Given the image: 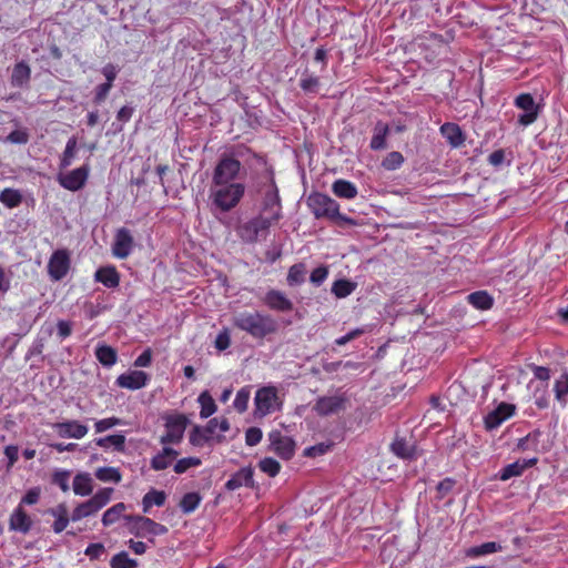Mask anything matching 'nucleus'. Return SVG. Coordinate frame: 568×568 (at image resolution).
Masks as SVG:
<instances>
[{
	"label": "nucleus",
	"instance_id": "nucleus-1",
	"mask_svg": "<svg viewBox=\"0 0 568 568\" xmlns=\"http://www.w3.org/2000/svg\"><path fill=\"white\" fill-rule=\"evenodd\" d=\"M232 324L255 339H264L266 336L275 334L278 328L277 322L273 316L258 311L240 312L233 316Z\"/></svg>",
	"mask_w": 568,
	"mask_h": 568
},
{
	"label": "nucleus",
	"instance_id": "nucleus-2",
	"mask_svg": "<svg viewBox=\"0 0 568 568\" xmlns=\"http://www.w3.org/2000/svg\"><path fill=\"white\" fill-rule=\"evenodd\" d=\"M246 186L242 182L227 184H212L210 199L212 204L221 212H230L236 207L244 197Z\"/></svg>",
	"mask_w": 568,
	"mask_h": 568
},
{
	"label": "nucleus",
	"instance_id": "nucleus-3",
	"mask_svg": "<svg viewBox=\"0 0 568 568\" xmlns=\"http://www.w3.org/2000/svg\"><path fill=\"white\" fill-rule=\"evenodd\" d=\"M308 207L316 219L355 225V221L339 212V204L324 193H312L307 199Z\"/></svg>",
	"mask_w": 568,
	"mask_h": 568
},
{
	"label": "nucleus",
	"instance_id": "nucleus-4",
	"mask_svg": "<svg viewBox=\"0 0 568 568\" xmlns=\"http://www.w3.org/2000/svg\"><path fill=\"white\" fill-rule=\"evenodd\" d=\"M164 422V434L161 436V443L179 444L183 439L186 427L190 424V419L182 413H165L162 415Z\"/></svg>",
	"mask_w": 568,
	"mask_h": 568
},
{
	"label": "nucleus",
	"instance_id": "nucleus-5",
	"mask_svg": "<svg viewBox=\"0 0 568 568\" xmlns=\"http://www.w3.org/2000/svg\"><path fill=\"white\" fill-rule=\"evenodd\" d=\"M242 169L241 162L231 154H223L214 170L212 175V184H227L236 182Z\"/></svg>",
	"mask_w": 568,
	"mask_h": 568
},
{
	"label": "nucleus",
	"instance_id": "nucleus-6",
	"mask_svg": "<svg viewBox=\"0 0 568 568\" xmlns=\"http://www.w3.org/2000/svg\"><path fill=\"white\" fill-rule=\"evenodd\" d=\"M113 489L109 487L97 491L89 500L81 503L73 509L71 520L78 521L97 514L110 501Z\"/></svg>",
	"mask_w": 568,
	"mask_h": 568
},
{
	"label": "nucleus",
	"instance_id": "nucleus-7",
	"mask_svg": "<svg viewBox=\"0 0 568 568\" xmlns=\"http://www.w3.org/2000/svg\"><path fill=\"white\" fill-rule=\"evenodd\" d=\"M275 224L271 219L260 214L243 223L237 229V234L245 243H256L260 236H266L268 229Z\"/></svg>",
	"mask_w": 568,
	"mask_h": 568
},
{
	"label": "nucleus",
	"instance_id": "nucleus-8",
	"mask_svg": "<svg viewBox=\"0 0 568 568\" xmlns=\"http://www.w3.org/2000/svg\"><path fill=\"white\" fill-rule=\"evenodd\" d=\"M255 415L264 417L280 409L277 390L274 386H264L257 389L254 397Z\"/></svg>",
	"mask_w": 568,
	"mask_h": 568
},
{
	"label": "nucleus",
	"instance_id": "nucleus-9",
	"mask_svg": "<svg viewBox=\"0 0 568 568\" xmlns=\"http://www.w3.org/2000/svg\"><path fill=\"white\" fill-rule=\"evenodd\" d=\"M128 520L132 524L131 531L138 537L162 536L169 529L166 526L144 516H130Z\"/></svg>",
	"mask_w": 568,
	"mask_h": 568
},
{
	"label": "nucleus",
	"instance_id": "nucleus-10",
	"mask_svg": "<svg viewBox=\"0 0 568 568\" xmlns=\"http://www.w3.org/2000/svg\"><path fill=\"white\" fill-rule=\"evenodd\" d=\"M262 214L277 223L282 219V204L278 189L273 178L270 180V187L265 192L262 202Z\"/></svg>",
	"mask_w": 568,
	"mask_h": 568
},
{
	"label": "nucleus",
	"instance_id": "nucleus-11",
	"mask_svg": "<svg viewBox=\"0 0 568 568\" xmlns=\"http://www.w3.org/2000/svg\"><path fill=\"white\" fill-rule=\"evenodd\" d=\"M70 270V255L67 250H57L48 263V273L53 281L62 280Z\"/></svg>",
	"mask_w": 568,
	"mask_h": 568
},
{
	"label": "nucleus",
	"instance_id": "nucleus-12",
	"mask_svg": "<svg viewBox=\"0 0 568 568\" xmlns=\"http://www.w3.org/2000/svg\"><path fill=\"white\" fill-rule=\"evenodd\" d=\"M516 406L510 403L501 402L498 406L484 417L485 428L493 430L499 427L505 420L515 415Z\"/></svg>",
	"mask_w": 568,
	"mask_h": 568
},
{
	"label": "nucleus",
	"instance_id": "nucleus-13",
	"mask_svg": "<svg viewBox=\"0 0 568 568\" xmlns=\"http://www.w3.org/2000/svg\"><path fill=\"white\" fill-rule=\"evenodd\" d=\"M515 105L525 112L518 116V123L524 126L532 124L538 118V106L530 93H521L515 99Z\"/></svg>",
	"mask_w": 568,
	"mask_h": 568
},
{
	"label": "nucleus",
	"instance_id": "nucleus-14",
	"mask_svg": "<svg viewBox=\"0 0 568 568\" xmlns=\"http://www.w3.org/2000/svg\"><path fill=\"white\" fill-rule=\"evenodd\" d=\"M216 424V418H212L206 427L194 426L190 433V443L193 446L203 447L205 445H212L213 443H221L224 440L222 435L214 436L212 433V426Z\"/></svg>",
	"mask_w": 568,
	"mask_h": 568
},
{
	"label": "nucleus",
	"instance_id": "nucleus-15",
	"mask_svg": "<svg viewBox=\"0 0 568 568\" xmlns=\"http://www.w3.org/2000/svg\"><path fill=\"white\" fill-rule=\"evenodd\" d=\"M90 168L84 164L59 178V183L65 190L75 192L81 190L89 178Z\"/></svg>",
	"mask_w": 568,
	"mask_h": 568
},
{
	"label": "nucleus",
	"instance_id": "nucleus-16",
	"mask_svg": "<svg viewBox=\"0 0 568 568\" xmlns=\"http://www.w3.org/2000/svg\"><path fill=\"white\" fill-rule=\"evenodd\" d=\"M347 397L345 395L322 396L316 399L314 410L320 416H328L345 409Z\"/></svg>",
	"mask_w": 568,
	"mask_h": 568
},
{
	"label": "nucleus",
	"instance_id": "nucleus-17",
	"mask_svg": "<svg viewBox=\"0 0 568 568\" xmlns=\"http://www.w3.org/2000/svg\"><path fill=\"white\" fill-rule=\"evenodd\" d=\"M270 442L272 449L282 459L288 460L294 456L295 443L294 440L281 432L270 433Z\"/></svg>",
	"mask_w": 568,
	"mask_h": 568
},
{
	"label": "nucleus",
	"instance_id": "nucleus-18",
	"mask_svg": "<svg viewBox=\"0 0 568 568\" xmlns=\"http://www.w3.org/2000/svg\"><path fill=\"white\" fill-rule=\"evenodd\" d=\"M133 246L134 240L131 232L125 227L119 229L112 244V254L118 258H126L131 254Z\"/></svg>",
	"mask_w": 568,
	"mask_h": 568
},
{
	"label": "nucleus",
	"instance_id": "nucleus-19",
	"mask_svg": "<svg viewBox=\"0 0 568 568\" xmlns=\"http://www.w3.org/2000/svg\"><path fill=\"white\" fill-rule=\"evenodd\" d=\"M33 526L32 518L27 514L23 506L19 504L9 518V530L27 535Z\"/></svg>",
	"mask_w": 568,
	"mask_h": 568
},
{
	"label": "nucleus",
	"instance_id": "nucleus-20",
	"mask_svg": "<svg viewBox=\"0 0 568 568\" xmlns=\"http://www.w3.org/2000/svg\"><path fill=\"white\" fill-rule=\"evenodd\" d=\"M149 379L150 377L145 372L132 371L121 374L116 378L115 383L119 387L136 390L143 388L148 384Z\"/></svg>",
	"mask_w": 568,
	"mask_h": 568
},
{
	"label": "nucleus",
	"instance_id": "nucleus-21",
	"mask_svg": "<svg viewBox=\"0 0 568 568\" xmlns=\"http://www.w3.org/2000/svg\"><path fill=\"white\" fill-rule=\"evenodd\" d=\"M263 302L270 310L277 312H291L294 307L292 301L278 290L267 291Z\"/></svg>",
	"mask_w": 568,
	"mask_h": 568
},
{
	"label": "nucleus",
	"instance_id": "nucleus-22",
	"mask_svg": "<svg viewBox=\"0 0 568 568\" xmlns=\"http://www.w3.org/2000/svg\"><path fill=\"white\" fill-rule=\"evenodd\" d=\"M390 448L394 455L400 459L416 458V446L412 436L406 437L396 435L394 442L390 445Z\"/></svg>",
	"mask_w": 568,
	"mask_h": 568
},
{
	"label": "nucleus",
	"instance_id": "nucleus-23",
	"mask_svg": "<svg viewBox=\"0 0 568 568\" xmlns=\"http://www.w3.org/2000/svg\"><path fill=\"white\" fill-rule=\"evenodd\" d=\"M61 437L81 439L88 434V427L78 420H67L54 425Z\"/></svg>",
	"mask_w": 568,
	"mask_h": 568
},
{
	"label": "nucleus",
	"instance_id": "nucleus-24",
	"mask_svg": "<svg viewBox=\"0 0 568 568\" xmlns=\"http://www.w3.org/2000/svg\"><path fill=\"white\" fill-rule=\"evenodd\" d=\"M242 486L254 487L253 470L251 468V464H248L247 467L239 470L225 483V488L231 491Z\"/></svg>",
	"mask_w": 568,
	"mask_h": 568
},
{
	"label": "nucleus",
	"instance_id": "nucleus-25",
	"mask_svg": "<svg viewBox=\"0 0 568 568\" xmlns=\"http://www.w3.org/2000/svg\"><path fill=\"white\" fill-rule=\"evenodd\" d=\"M94 280L108 288H115L120 284V273L115 266H102L94 273Z\"/></svg>",
	"mask_w": 568,
	"mask_h": 568
},
{
	"label": "nucleus",
	"instance_id": "nucleus-26",
	"mask_svg": "<svg viewBox=\"0 0 568 568\" xmlns=\"http://www.w3.org/2000/svg\"><path fill=\"white\" fill-rule=\"evenodd\" d=\"M439 131L453 148L460 146L465 141L464 133L456 123L446 122L440 126Z\"/></svg>",
	"mask_w": 568,
	"mask_h": 568
},
{
	"label": "nucleus",
	"instance_id": "nucleus-27",
	"mask_svg": "<svg viewBox=\"0 0 568 568\" xmlns=\"http://www.w3.org/2000/svg\"><path fill=\"white\" fill-rule=\"evenodd\" d=\"M389 133V126L383 121H378L373 130V136L369 143V148L374 151L384 150L387 146L386 138Z\"/></svg>",
	"mask_w": 568,
	"mask_h": 568
},
{
	"label": "nucleus",
	"instance_id": "nucleus-28",
	"mask_svg": "<svg viewBox=\"0 0 568 568\" xmlns=\"http://www.w3.org/2000/svg\"><path fill=\"white\" fill-rule=\"evenodd\" d=\"M333 193L341 199L353 200L357 196L356 185L347 180L338 179L332 185Z\"/></svg>",
	"mask_w": 568,
	"mask_h": 568
},
{
	"label": "nucleus",
	"instance_id": "nucleus-29",
	"mask_svg": "<svg viewBox=\"0 0 568 568\" xmlns=\"http://www.w3.org/2000/svg\"><path fill=\"white\" fill-rule=\"evenodd\" d=\"M298 85L305 94H316L321 87V79L305 69L301 74Z\"/></svg>",
	"mask_w": 568,
	"mask_h": 568
},
{
	"label": "nucleus",
	"instance_id": "nucleus-30",
	"mask_svg": "<svg viewBox=\"0 0 568 568\" xmlns=\"http://www.w3.org/2000/svg\"><path fill=\"white\" fill-rule=\"evenodd\" d=\"M31 69L24 61L18 62L12 70L11 84L16 88H22L30 81Z\"/></svg>",
	"mask_w": 568,
	"mask_h": 568
},
{
	"label": "nucleus",
	"instance_id": "nucleus-31",
	"mask_svg": "<svg viewBox=\"0 0 568 568\" xmlns=\"http://www.w3.org/2000/svg\"><path fill=\"white\" fill-rule=\"evenodd\" d=\"M467 301L475 308L487 311L493 307L494 300L486 291H476L467 296Z\"/></svg>",
	"mask_w": 568,
	"mask_h": 568
},
{
	"label": "nucleus",
	"instance_id": "nucleus-32",
	"mask_svg": "<svg viewBox=\"0 0 568 568\" xmlns=\"http://www.w3.org/2000/svg\"><path fill=\"white\" fill-rule=\"evenodd\" d=\"M49 513L55 517V520L52 525V530L55 534L62 532L67 528L69 520L71 519V517L69 518V513L65 505L61 504L57 508L50 509Z\"/></svg>",
	"mask_w": 568,
	"mask_h": 568
},
{
	"label": "nucleus",
	"instance_id": "nucleus-33",
	"mask_svg": "<svg viewBox=\"0 0 568 568\" xmlns=\"http://www.w3.org/2000/svg\"><path fill=\"white\" fill-rule=\"evenodd\" d=\"M95 357L103 366L111 367L118 361V353L113 347L102 344L97 346Z\"/></svg>",
	"mask_w": 568,
	"mask_h": 568
},
{
	"label": "nucleus",
	"instance_id": "nucleus-34",
	"mask_svg": "<svg viewBox=\"0 0 568 568\" xmlns=\"http://www.w3.org/2000/svg\"><path fill=\"white\" fill-rule=\"evenodd\" d=\"M201 501L202 496L196 491H191L182 496L179 507L184 515H190L196 510Z\"/></svg>",
	"mask_w": 568,
	"mask_h": 568
},
{
	"label": "nucleus",
	"instance_id": "nucleus-35",
	"mask_svg": "<svg viewBox=\"0 0 568 568\" xmlns=\"http://www.w3.org/2000/svg\"><path fill=\"white\" fill-rule=\"evenodd\" d=\"M166 495L163 490L151 489L142 499L143 511L148 513L152 506L161 507L165 504Z\"/></svg>",
	"mask_w": 568,
	"mask_h": 568
},
{
	"label": "nucleus",
	"instance_id": "nucleus-36",
	"mask_svg": "<svg viewBox=\"0 0 568 568\" xmlns=\"http://www.w3.org/2000/svg\"><path fill=\"white\" fill-rule=\"evenodd\" d=\"M0 202L8 209H14L22 202V194L19 190L6 187L0 192Z\"/></svg>",
	"mask_w": 568,
	"mask_h": 568
},
{
	"label": "nucleus",
	"instance_id": "nucleus-37",
	"mask_svg": "<svg viewBox=\"0 0 568 568\" xmlns=\"http://www.w3.org/2000/svg\"><path fill=\"white\" fill-rule=\"evenodd\" d=\"M306 266L304 263H296L292 265L287 273V284L290 286H298L305 282Z\"/></svg>",
	"mask_w": 568,
	"mask_h": 568
},
{
	"label": "nucleus",
	"instance_id": "nucleus-38",
	"mask_svg": "<svg viewBox=\"0 0 568 568\" xmlns=\"http://www.w3.org/2000/svg\"><path fill=\"white\" fill-rule=\"evenodd\" d=\"M73 491L79 496H88L92 493V479L88 474H78L73 479Z\"/></svg>",
	"mask_w": 568,
	"mask_h": 568
},
{
	"label": "nucleus",
	"instance_id": "nucleus-39",
	"mask_svg": "<svg viewBox=\"0 0 568 568\" xmlns=\"http://www.w3.org/2000/svg\"><path fill=\"white\" fill-rule=\"evenodd\" d=\"M554 392L556 399L565 406L567 404L568 396V373L565 372L558 379L555 381Z\"/></svg>",
	"mask_w": 568,
	"mask_h": 568
},
{
	"label": "nucleus",
	"instance_id": "nucleus-40",
	"mask_svg": "<svg viewBox=\"0 0 568 568\" xmlns=\"http://www.w3.org/2000/svg\"><path fill=\"white\" fill-rule=\"evenodd\" d=\"M97 445L103 448L114 447L118 452L125 448V437L122 434L108 435L97 440Z\"/></svg>",
	"mask_w": 568,
	"mask_h": 568
},
{
	"label": "nucleus",
	"instance_id": "nucleus-41",
	"mask_svg": "<svg viewBox=\"0 0 568 568\" xmlns=\"http://www.w3.org/2000/svg\"><path fill=\"white\" fill-rule=\"evenodd\" d=\"M197 400L201 405L200 416L202 418H207L216 412V404L209 392L201 393Z\"/></svg>",
	"mask_w": 568,
	"mask_h": 568
},
{
	"label": "nucleus",
	"instance_id": "nucleus-42",
	"mask_svg": "<svg viewBox=\"0 0 568 568\" xmlns=\"http://www.w3.org/2000/svg\"><path fill=\"white\" fill-rule=\"evenodd\" d=\"M126 507L123 503H118L110 507L102 516V524L103 526L108 527L112 524L116 523L123 513L125 511Z\"/></svg>",
	"mask_w": 568,
	"mask_h": 568
},
{
	"label": "nucleus",
	"instance_id": "nucleus-43",
	"mask_svg": "<svg viewBox=\"0 0 568 568\" xmlns=\"http://www.w3.org/2000/svg\"><path fill=\"white\" fill-rule=\"evenodd\" d=\"M355 288V283L348 280H337L333 283L332 293L338 298H344L351 295Z\"/></svg>",
	"mask_w": 568,
	"mask_h": 568
},
{
	"label": "nucleus",
	"instance_id": "nucleus-44",
	"mask_svg": "<svg viewBox=\"0 0 568 568\" xmlns=\"http://www.w3.org/2000/svg\"><path fill=\"white\" fill-rule=\"evenodd\" d=\"M540 436L541 433L539 430L529 433L526 437L519 439L517 448L523 453L536 452Z\"/></svg>",
	"mask_w": 568,
	"mask_h": 568
},
{
	"label": "nucleus",
	"instance_id": "nucleus-45",
	"mask_svg": "<svg viewBox=\"0 0 568 568\" xmlns=\"http://www.w3.org/2000/svg\"><path fill=\"white\" fill-rule=\"evenodd\" d=\"M111 568H136L138 561L129 557L126 551L115 554L110 560Z\"/></svg>",
	"mask_w": 568,
	"mask_h": 568
},
{
	"label": "nucleus",
	"instance_id": "nucleus-46",
	"mask_svg": "<svg viewBox=\"0 0 568 568\" xmlns=\"http://www.w3.org/2000/svg\"><path fill=\"white\" fill-rule=\"evenodd\" d=\"M532 465L534 464H507L498 477L500 480H508L511 477L520 476L527 467Z\"/></svg>",
	"mask_w": 568,
	"mask_h": 568
},
{
	"label": "nucleus",
	"instance_id": "nucleus-47",
	"mask_svg": "<svg viewBox=\"0 0 568 568\" xmlns=\"http://www.w3.org/2000/svg\"><path fill=\"white\" fill-rule=\"evenodd\" d=\"M404 163V156L400 152H389L382 161V166L385 170L394 171L397 170Z\"/></svg>",
	"mask_w": 568,
	"mask_h": 568
},
{
	"label": "nucleus",
	"instance_id": "nucleus-48",
	"mask_svg": "<svg viewBox=\"0 0 568 568\" xmlns=\"http://www.w3.org/2000/svg\"><path fill=\"white\" fill-rule=\"evenodd\" d=\"M95 476L101 481H113L119 483L121 480V474L116 468L102 467L95 471Z\"/></svg>",
	"mask_w": 568,
	"mask_h": 568
},
{
	"label": "nucleus",
	"instance_id": "nucleus-49",
	"mask_svg": "<svg viewBox=\"0 0 568 568\" xmlns=\"http://www.w3.org/2000/svg\"><path fill=\"white\" fill-rule=\"evenodd\" d=\"M125 425V422L119 417L112 416L108 418L100 419L95 422L94 428L95 433H103L106 432L115 426H122Z\"/></svg>",
	"mask_w": 568,
	"mask_h": 568
},
{
	"label": "nucleus",
	"instance_id": "nucleus-50",
	"mask_svg": "<svg viewBox=\"0 0 568 568\" xmlns=\"http://www.w3.org/2000/svg\"><path fill=\"white\" fill-rule=\"evenodd\" d=\"M250 389L246 387L241 388L234 398L233 406L239 413H244L247 409L250 400Z\"/></svg>",
	"mask_w": 568,
	"mask_h": 568
},
{
	"label": "nucleus",
	"instance_id": "nucleus-51",
	"mask_svg": "<svg viewBox=\"0 0 568 568\" xmlns=\"http://www.w3.org/2000/svg\"><path fill=\"white\" fill-rule=\"evenodd\" d=\"M75 148H77V139L70 138L67 142L65 149H64L62 158H61V163H60L61 168H68L71 165L72 160L74 158Z\"/></svg>",
	"mask_w": 568,
	"mask_h": 568
},
{
	"label": "nucleus",
	"instance_id": "nucleus-52",
	"mask_svg": "<svg viewBox=\"0 0 568 568\" xmlns=\"http://www.w3.org/2000/svg\"><path fill=\"white\" fill-rule=\"evenodd\" d=\"M500 549H501V546L498 545L497 542L488 541V542H484L479 546L471 548L469 554H471L474 556H483V555L496 552Z\"/></svg>",
	"mask_w": 568,
	"mask_h": 568
},
{
	"label": "nucleus",
	"instance_id": "nucleus-53",
	"mask_svg": "<svg viewBox=\"0 0 568 568\" xmlns=\"http://www.w3.org/2000/svg\"><path fill=\"white\" fill-rule=\"evenodd\" d=\"M333 447V444H325L320 443L317 445H314L312 447H307L304 450V455L310 458H316L322 455H324L326 452H328Z\"/></svg>",
	"mask_w": 568,
	"mask_h": 568
},
{
	"label": "nucleus",
	"instance_id": "nucleus-54",
	"mask_svg": "<svg viewBox=\"0 0 568 568\" xmlns=\"http://www.w3.org/2000/svg\"><path fill=\"white\" fill-rule=\"evenodd\" d=\"M113 85H111V83H101L99 84L95 89H94V98H93V102L95 104H101L102 102L105 101V99L108 98L111 89H112Z\"/></svg>",
	"mask_w": 568,
	"mask_h": 568
},
{
	"label": "nucleus",
	"instance_id": "nucleus-55",
	"mask_svg": "<svg viewBox=\"0 0 568 568\" xmlns=\"http://www.w3.org/2000/svg\"><path fill=\"white\" fill-rule=\"evenodd\" d=\"M214 345L219 351H225L231 345L230 332L227 328H223L216 336Z\"/></svg>",
	"mask_w": 568,
	"mask_h": 568
},
{
	"label": "nucleus",
	"instance_id": "nucleus-56",
	"mask_svg": "<svg viewBox=\"0 0 568 568\" xmlns=\"http://www.w3.org/2000/svg\"><path fill=\"white\" fill-rule=\"evenodd\" d=\"M6 141L12 144H26L29 141V134L26 130H13L9 133Z\"/></svg>",
	"mask_w": 568,
	"mask_h": 568
},
{
	"label": "nucleus",
	"instance_id": "nucleus-57",
	"mask_svg": "<svg viewBox=\"0 0 568 568\" xmlns=\"http://www.w3.org/2000/svg\"><path fill=\"white\" fill-rule=\"evenodd\" d=\"M456 481L453 478H445L442 481L438 483L436 489H437V498L443 499L446 495H448Z\"/></svg>",
	"mask_w": 568,
	"mask_h": 568
},
{
	"label": "nucleus",
	"instance_id": "nucleus-58",
	"mask_svg": "<svg viewBox=\"0 0 568 568\" xmlns=\"http://www.w3.org/2000/svg\"><path fill=\"white\" fill-rule=\"evenodd\" d=\"M105 552V547L101 542L90 544L84 550L85 556L91 560L99 559Z\"/></svg>",
	"mask_w": 568,
	"mask_h": 568
},
{
	"label": "nucleus",
	"instance_id": "nucleus-59",
	"mask_svg": "<svg viewBox=\"0 0 568 568\" xmlns=\"http://www.w3.org/2000/svg\"><path fill=\"white\" fill-rule=\"evenodd\" d=\"M262 436V430L258 427H250L245 433V443L248 446H255L261 442Z\"/></svg>",
	"mask_w": 568,
	"mask_h": 568
},
{
	"label": "nucleus",
	"instance_id": "nucleus-60",
	"mask_svg": "<svg viewBox=\"0 0 568 568\" xmlns=\"http://www.w3.org/2000/svg\"><path fill=\"white\" fill-rule=\"evenodd\" d=\"M328 276V270L326 266H318L311 273L310 281L315 285H321Z\"/></svg>",
	"mask_w": 568,
	"mask_h": 568
},
{
	"label": "nucleus",
	"instance_id": "nucleus-61",
	"mask_svg": "<svg viewBox=\"0 0 568 568\" xmlns=\"http://www.w3.org/2000/svg\"><path fill=\"white\" fill-rule=\"evenodd\" d=\"M58 337L63 341L72 334V324L69 321L60 320L57 323Z\"/></svg>",
	"mask_w": 568,
	"mask_h": 568
},
{
	"label": "nucleus",
	"instance_id": "nucleus-62",
	"mask_svg": "<svg viewBox=\"0 0 568 568\" xmlns=\"http://www.w3.org/2000/svg\"><path fill=\"white\" fill-rule=\"evenodd\" d=\"M152 362V351L151 348L144 349L134 361L135 367H148Z\"/></svg>",
	"mask_w": 568,
	"mask_h": 568
},
{
	"label": "nucleus",
	"instance_id": "nucleus-63",
	"mask_svg": "<svg viewBox=\"0 0 568 568\" xmlns=\"http://www.w3.org/2000/svg\"><path fill=\"white\" fill-rule=\"evenodd\" d=\"M40 490L39 488H31L27 491V494L21 499L20 504L23 505H34L39 501Z\"/></svg>",
	"mask_w": 568,
	"mask_h": 568
},
{
	"label": "nucleus",
	"instance_id": "nucleus-64",
	"mask_svg": "<svg viewBox=\"0 0 568 568\" xmlns=\"http://www.w3.org/2000/svg\"><path fill=\"white\" fill-rule=\"evenodd\" d=\"M53 483L58 485L63 491L69 489V473L68 471H59L53 476Z\"/></svg>",
	"mask_w": 568,
	"mask_h": 568
}]
</instances>
